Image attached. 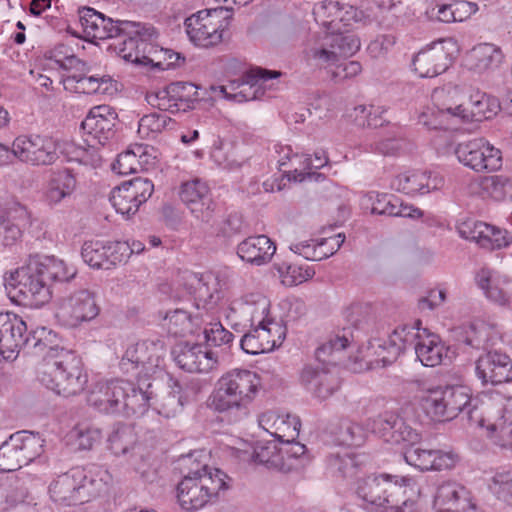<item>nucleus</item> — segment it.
Wrapping results in <instances>:
<instances>
[{
    "mask_svg": "<svg viewBox=\"0 0 512 512\" xmlns=\"http://www.w3.org/2000/svg\"><path fill=\"white\" fill-rule=\"evenodd\" d=\"M172 100H175L178 107L176 110L183 112L193 108L195 102L199 100L198 87L189 82H174L167 85Z\"/></svg>",
    "mask_w": 512,
    "mask_h": 512,
    "instance_id": "nucleus-53",
    "label": "nucleus"
},
{
    "mask_svg": "<svg viewBox=\"0 0 512 512\" xmlns=\"http://www.w3.org/2000/svg\"><path fill=\"white\" fill-rule=\"evenodd\" d=\"M164 353V342L161 340L138 342L126 349L119 366L123 373L148 376L161 365Z\"/></svg>",
    "mask_w": 512,
    "mask_h": 512,
    "instance_id": "nucleus-13",
    "label": "nucleus"
},
{
    "mask_svg": "<svg viewBox=\"0 0 512 512\" xmlns=\"http://www.w3.org/2000/svg\"><path fill=\"white\" fill-rule=\"evenodd\" d=\"M100 313L97 295L89 289H79L59 299L55 317L67 328H78L93 321Z\"/></svg>",
    "mask_w": 512,
    "mask_h": 512,
    "instance_id": "nucleus-11",
    "label": "nucleus"
},
{
    "mask_svg": "<svg viewBox=\"0 0 512 512\" xmlns=\"http://www.w3.org/2000/svg\"><path fill=\"white\" fill-rule=\"evenodd\" d=\"M394 185L407 195H424L438 190L443 185V179L430 171L411 170L399 174Z\"/></svg>",
    "mask_w": 512,
    "mask_h": 512,
    "instance_id": "nucleus-32",
    "label": "nucleus"
},
{
    "mask_svg": "<svg viewBox=\"0 0 512 512\" xmlns=\"http://www.w3.org/2000/svg\"><path fill=\"white\" fill-rule=\"evenodd\" d=\"M470 59L472 68L479 73H483L498 68L503 61V53L495 45L485 43L472 50Z\"/></svg>",
    "mask_w": 512,
    "mask_h": 512,
    "instance_id": "nucleus-44",
    "label": "nucleus"
},
{
    "mask_svg": "<svg viewBox=\"0 0 512 512\" xmlns=\"http://www.w3.org/2000/svg\"><path fill=\"white\" fill-rule=\"evenodd\" d=\"M126 248L124 245H116L115 242L90 240L84 242L81 256L90 267L109 270L123 262Z\"/></svg>",
    "mask_w": 512,
    "mask_h": 512,
    "instance_id": "nucleus-24",
    "label": "nucleus"
},
{
    "mask_svg": "<svg viewBox=\"0 0 512 512\" xmlns=\"http://www.w3.org/2000/svg\"><path fill=\"white\" fill-rule=\"evenodd\" d=\"M458 93L457 87L435 89L432 97L437 110L422 112L419 123L430 130H446L459 123L482 121L496 114L499 105L495 98L485 92L473 91L462 103L454 100Z\"/></svg>",
    "mask_w": 512,
    "mask_h": 512,
    "instance_id": "nucleus-2",
    "label": "nucleus"
},
{
    "mask_svg": "<svg viewBox=\"0 0 512 512\" xmlns=\"http://www.w3.org/2000/svg\"><path fill=\"white\" fill-rule=\"evenodd\" d=\"M18 223L0 215V243L4 246L14 245L22 237V229L30 224V215L24 208H20Z\"/></svg>",
    "mask_w": 512,
    "mask_h": 512,
    "instance_id": "nucleus-48",
    "label": "nucleus"
},
{
    "mask_svg": "<svg viewBox=\"0 0 512 512\" xmlns=\"http://www.w3.org/2000/svg\"><path fill=\"white\" fill-rule=\"evenodd\" d=\"M301 383L319 400L332 396L340 387L337 375L325 369L306 366L301 372Z\"/></svg>",
    "mask_w": 512,
    "mask_h": 512,
    "instance_id": "nucleus-33",
    "label": "nucleus"
},
{
    "mask_svg": "<svg viewBox=\"0 0 512 512\" xmlns=\"http://www.w3.org/2000/svg\"><path fill=\"white\" fill-rule=\"evenodd\" d=\"M410 444L404 452L405 461L421 471L450 469L455 465V455L442 450L423 449Z\"/></svg>",
    "mask_w": 512,
    "mask_h": 512,
    "instance_id": "nucleus-29",
    "label": "nucleus"
},
{
    "mask_svg": "<svg viewBox=\"0 0 512 512\" xmlns=\"http://www.w3.org/2000/svg\"><path fill=\"white\" fill-rule=\"evenodd\" d=\"M211 157L218 166L224 169H234L240 166L235 157L234 148L228 142L219 141L218 144H215L211 151Z\"/></svg>",
    "mask_w": 512,
    "mask_h": 512,
    "instance_id": "nucleus-61",
    "label": "nucleus"
},
{
    "mask_svg": "<svg viewBox=\"0 0 512 512\" xmlns=\"http://www.w3.org/2000/svg\"><path fill=\"white\" fill-rule=\"evenodd\" d=\"M487 437L502 449L512 450V398L507 399L498 416L485 418Z\"/></svg>",
    "mask_w": 512,
    "mask_h": 512,
    "instance_id": "nucleus-34",
    "label": "nucleus"
},
{
    "mask_svg": "<svg viewBox=\"0 0 512 512\" xmlns=\"http://www.w3.org/2000/svg\"><path fill=\"white\" fill-rule=\"evenodd\" d=\"M367 426L385 442L391 444H417L421 435L399 413L386 411L368 419Z\"/></svg>",
    "mask_w": 512,
    "mask_h": 512,
    "instance_id": "nucleus-16",
    "label": "nucleus"
},
{
    "mask_svg": "<svg viewBox=\"0 0 512 512\" xmlns=\"http://www.w3.org/2000/svg\"><path fill=\"white\" fill-rule=\"evenodd\" d=\"M433 508L435 512H477L470 492L456 481H444L437 487Z\"/></svg>",
    "mask_w": 512,
    "mask_h": 512,
    "instance_id": "nucleus-23",
    "label": "nucleus"
},
{
    "mask_svg": "<svg viewBox=\"0 0 512 512\" xmlns=\"http://www.w3.org/2000/svg\"><path fill=\"white\" fill-rule=\"evenodd\" d=\"M326 34L330 40L329 45H332L338 59L354 55L361 47L360 39L356 34L343 31L341 28L326 31Z\"/></svg>",
    "mask_w": 512,
    "mask_h": 512,
    "instance_id": "nucleus-49",
    "label": "nucleus"
},
{
    "mask_svg": "<svg viewBox=\"0 0 512 512\" xmlns=\"http://www.w3.org/2000/svg\"><path fill=\"white\" fill-rule=\"evenodd\" d=\"M125 389H130V382L126 380L98 382L89 392L87 403L100 413L121 416Z\"/></svg>",
    "mask_w": 512,
    "mask_h": 512,
    "instance_id": "nucleus-20",
    "label": "nucleus"
},
{
    "mask_svg": "<svg viewBox=\"0 0 512 512\" xmlns=\"http://www.w3.org/2000/svg\"><path fill=\"white\" fill-rule=\"evenodd\" d=\"M172 353L177 365L190 373H208L218 365L215 354L201 344L179 343Z\"/></svg>",
    "mask_w": 512,
    "mask_h": 512,
    "instance_id": "nucleus-22",
    "label": "nucleus"
},
{
    "mask_svg": "<svg viewBox=\"0 0 512 512\" xmlns=\"http://www.w3.org/2000/svg\"><path fill=\"white\" fill-rule=\"evenodd\" d=\"M477 403L476 399H472L468 387L447 385L430 390L424 406L427 413L436 421H450L460 413H466L472 424L483 428V408L480 410Z\"/></svg>",
    "mask_w": 512,
    "mask_h": 512,
    "instance_id": "nucleus-6",
    "label": "nucleus"
},
{
    "mask_svg": "<svg viewBox=\"0 0 512 512\" xmlns=\"http://www.w3.org/2000/svg\"><path fill=\"white\" fill-rule=\"evenodd\" d=\"M286 441V447L281 448V453H283V462L296 465L293 471L303 468L308 461V457L306 456V446L300 442L294 441V439L291 441L287 439Z\"/></svg>",
    "mask_w": 512,
    "mask_h": 512,
    "instance_id": "nucleus-63",
    "label": "nucleus"
},
{
    "mask_svg": "<svg viewBox=\"0 0 512 512\" xmlns=\"http://www.w3.org/2000/svg\"><path fill=\"white\" fill-rule=\"evenodd\" d=\"M260 386L257 373L248 369H232L216 381L207 405L218 413L236 411L247 415L248 406L256 398Z\"/></svg>",
    "mask_w": 512,
    "mask_h": 512,
    "instance_id": "nucleus-4",
    "label": "nucleus"
},
{
    "mask_svg": "<svg viewBox=\"0 0 512 512\" xmlns=\"http://www.w3.org/2000/svg\"><path fill=\"white\" fill-rule=\"evenodd\" d=\"M282 282L287 286H294L311 279L315 270L310 266L282 263L278 266Z\"/></svg>",
    "mask_w": 512,
    "mask_h": 512,
    "instance_id": "nucleus-58",
    "label": "nucleus"
},
{
    "mask_svg": "<svg viewBox=\"0 0 512 512\" xmlns=\"http://www.w3.org/2000/svg\"><path fill=\"white\" fill-rule=\"evenodd\" d=\"M243 304L250 313L251 326L261 324L264 320L270 318V301L259 292L247 293L242 297Z\"/></svg>",
    "mask_w": 512,
    "mask_h": 512,
    "instance_id": "nucleus-54",
    "label": "nucleus"
},
{
    "mask_svg": "<svg viewBox=\"0 0 512 512\" xmlns=\"http://www.w3.org/2000/svg\"><path fill=\"white\" fill-rule=\"evenodd\" d=\"M153 191L151 180L138 177L115 187L109 200L118 213L130 217L151 197Z\"/></svg>",
    "mask_w": 512,
    "mask_h": 512,
    "instance_id": "nucleus-17",
    "label": "nucleus"
},
{
    "mask_svg": "<svg viewBox=\"0 0 512 512\" xmlns=\"http://www.w3.org/2000/svg\"><path fill=\"white\" fill-rule=\"evenodd\" d=\"M16 158L31 166H50L59 159L57 139L40 134L20 135L14 139Z\"/></svg>",
    "mask_w": 512,
    "mask_h": 512,
    "instance_id": "nucleus-14",
    "label": "nucleus"
},
{
    "mask_svg": "<svg viewBox=\"0 0 512 512\" xmlns=\"http://www.w3.org/2000/svg\"><path fill=\"white\" fill-rule=\"evenodd\" d=\"M489 488L498 499L512 504V470L496 473Z\"/></svg>",
    "mask_w": 512,
    "mask_h": 512,
    "instance_id": "nucleus-62",
    "label": "nucleus"
},
{
    "mask_svg": "<svg viewBox=\"0 0 512 512\" xmlns=\"http://www.w3.org/2000/svg\"><path fill=\"white\" fill-rule=\"evenodd\" d=\"M475 370L483 384L498 385L512 381V359L499 351H488L480 356Z\"/></svg>",
    "mask_w": 512,
    "mask_h": 512,
    "instance_id": "nucleus-26",
    "label": "nucleus"
},
{
    "mask_svg": "<svg viewBox=\"0 0 512 512\" xmlns=\"http://www.w3.org/2000/svg\"><path fill=\"white\" fill-rule=\"evenodd\" d=\"M76 178L69 169L51 171L45 187V201L55 206L70 197L76 188Z\"/></svg>",
    "mask_w": 512,
    "mask_h": 512,
    "instance_id": "nucleus-36",
    "label": "nucleus"
},
{
    "mask_svg": "<svg viewBox=\"0 0 512 512\" xmlns=\"http://www.w3.org/2000/svg\"><path fill=\"white\" fill-rule=\"evenodd\" d=\"M341 13L338 1L324 0L313 7L315 21L326 28L328 32L341 28L338 25V16Z\"/></svg>",
    "mask_w": 512,
    "mask_h": 512,
    "instance_id": "nucleus-52",
    "label": "nucleus"
},
{
    "mask_svg": "<svg viewBox=\"0 0 512 512\" xmlns=\"http://www.w3.org/2000/svg\"><path fill=\"white\" fill-rule=\"evenodd\" d=\"M203 333L206 342L211 346L228 345L232 342L234 335L226 330L220 322L207 324Z\"/></svg>",
    "mask_w": 512,
    "mask_h": 512,
    "instance_id": "nucleus-64",
    "label": "nucleus"
},
{
    "mask_svg": "<svg viewBox=\"0 0 512 512\" xmlns=\"http://www.w3.org/2000/svg\"><path fill=\"white\" fill-rule=\"evenodd\" d=\"M109 449L116 456H128V459L138 472L144 473L148 465V457L143 448L137 444V434L133 426L117 424L108 438Z\"/></svg>",
    "mask_w": 512,
    "mask_h": 512,
    "instance_id": "nucleus-19",
    "label": "nucleus"
},
{
    "mask_svg": "<svg viewBox=\"0 0 512 512\" xmlns=\"http://www.w3.org/2000/svg\"><path fill=\"white\" fill-rule=\"evenodd\" d=\"M118 116L116 111L108 105L93 107L81 124V128L87 135L85 143L87 147L75 149L76 160L83 164L98 166L101 163L96 144L104 145L115 134V125Z\"/></svg>",
    "mask_w": 512,
    "mask_h": 512,
    "instance_id": "nucleus-8",
    "label": "nucleus"
},
{
    "mask_svg": "<svg viewBox=\"0 0 512 512\" xmlns=\"http://www.w3.org/2000/svg\"><path fill=\"white\" fill-rule=\"evenodd\" d=\"M326 465L334 477L346 479L357 475L361 462L356 454L344 450L330 453L326 458Z\"/></svg>",
    "mask_w": 512,
    "mask_h": 512,
    "instance_id": "nucleus-39",
    "label": "nucleus"
},
{
    "mask_svg": "<svg viewBox=\"0 0 512 512\" xmlns=\"http://www.w3.org/2000/svg\"><path fill=\"white\" fill-rule=\"evenodd\" d=\"M182 203L193 216L203 222H209L215 210V203L208 184L198 178L183 182L179 189Z\"/></svg>",
    "mask_w": 512,
    "mask_h": 512,
    "instance_id": "nucleus-21",
    "label": "nucleus"
},
{
    "mask_svg": "<svg viewBox=\"0 0 512 512\" xmlns=\"http://www.w3.org/2000/svg\"><path fill=\"white\" fill-rule=\"evenodd\" d=\"M24 465L38 458L44 451V440L39 434L30 431H18L11 435Z\"/></svg>",
    "mask_w": 512,
    "mask_h": 512,
    "instance_id": "nucleus-42",
    "label": "nucleus"
},
{
    "mask_svg": "<svg viewBox=\"0 0 512 512\" xmlns=\"http://www.w3.org/2000/svg\"><path fill=\"white\" fill-rule=\"evenodd\" d=\"M124 399L122 400L121 416H142L151 406L152 393L148 390H142L130 382V389H125Z\"/></svg>",
    "mask_w": 512,
    "mask_h": 512,
    "instance_id": "nucleus-41",
    "label": "nucleus"
},
{
    "mask_svg": "<svg viewBox=\"0 0 512 512\" xmlns=\"http://www.w3.org/2000/svg\"><path fill=\"white\" fill-rule=\"evenodd\" d=\"M459 235L475 241L481 248L496 250L507 247L512 242V237L506 230L484 222H465L458 228Z\"/></svg>",
    "mask_w": 512,
    "mask_h": 512,
    "instance_id": "nucleus-25",
    "label": "nucleus"
},
{
    "mask_svg": "<svg viewBox=\"0 0 512 512\" xmlns=\"http://www.w3.org/2000/svg\"><path fill=\"white\" fill-rule=\"evenodd\" d=\"M253 459L257 463L266 465L268 468L277 469L284 473L293 471L296 466L292 463L283 462L281 448L278 449L277 445L273 442L257 445L254 448Z\"/></svg>",
    "mask_w": 512,
    "mask_h": 512,
    "instance_id": "nucleus-46",
    "label": "nucleus"
},
{
    "mask_svg": "<svg viewBox=\"0 0 512 512\" xmlns=\"http://www.w3.org/2000/svg\"><path fill=\"white\" fill-rule=\"evenodd\" d=\"M458 161L475 172H494L502 166L501 151L483 138L461 142L454 148Z\"/></svg>",
    "mask_w": 512,
    "mask_h": 512,
    "instance_id": "nucleus-15",
    "label": "nucleus"
},
{
    "mask_svg": "<svg viewBox=\"0 0 512 512\" xmlns=\"http://www.w3.org/2000/svg\"><path fill=\"white\" fill-rule=\"evenodd\" d=\"M189 470L184 475L176 488V497L183 510L195 512L213 499L219 497L221 491L228 489L225 481L227 475L220 469L214 468V472L206 473L202 477H195L197 470Z\"/></svg>",
    "mask_w": 512,
    "mask_h": 512,
    "instance_id": "nucleus-7",
    "label": "nucleus"
},
{
    "mask_svg": "<svg viewBox=\"0 0 512 512\" xmlns=\"http://www.w3.org/2000/svg\"><path fill=\"white\" fill-rule=\"evenodd\" d=\"M184 403L185 398L182 395L181 386L175 383L172 391L163 396L154 409L159 415L172 418L183 410Z\"/></svg>",
    "mask_w": 512,
    "mask_h": 512,
    "instance_id": "nucleus-57",
    "label": "nucleus"
},
{
    "mask_svg": "<svg viewBox=\"0 0 512 512\" xmlns=\"http://www.w3.org/2000/svg\"><path fill=\"white\" fill-rule=\"evenodd\" d=\"M31 260L35 262L37 268L50 284L52 282H68L77 273L73 266H68L63 260L54 256L35 255L31 257Z\"/></svg>",
    "mask_w": 512,
    "mask_h": 512,
    "instance_id": "nucleus-37",
    "label": "nucleus"
},
{
    "mask_svg": "<svg viewBox=\"0 0 512 512\" xmlns=\"http://www.w3.org/2000/svg\"><path fill=\"white\" fill-rule=\"evenodd\" d=\"M330 434L339 445L361 446L366 440L364 428L347 418L340 419L332 424Z\"/></svg>",
    "mask_w": 512,
    "mask_h": 512,
    "instance_id": "nucleus-40",
    "label": "nucleus"
},
{
    "mask_svg": "<svg viewBox=\"0 0 512 512\" xmlns=\"http://www.w3.org/2000/svg\"><path fill=\"white\" fill-rule=\"evenodd\" d=\"M79 21L84 33L94 39L121 37L124 20H114L91 7L79 9Z\"/></svg>",
    "mask_w": 512,
    "mask_h": 512,
    "instance_id": "nucleus-28",
    "label": "nucleus"
},
{
    "mask_svg": "<svg viewBox=\"0 0 512 512\" xmlns=\"http://www.w3.org/2000/svg\"><path fill=\"white\" fill-rule=\"evenodd\" d=\"M414 483L411 477L390 474L370 475L358 482L356 493L370 512H382L389 503L401 500Z\"/></svg>",
    "mask_w": 512,
    "mask_h": 512,
    "instance_id": "nucleus-9",
    "label": "nucleus"
},
{
    "mask_svg": "<svg viewBox=\"0 0 512 512\" xmlns=\"http://www.w3.org/2000/svg\"><path fill=\"white\" fill-rule=\"evenodd\" d=\"M412 144L404 135L398 131L397 133L387 136L371 145L374 152L385 156H396L407 150H410Z\"/></svg>",
    "mask_w": 512,
    "mask_h": 512,
    "instance_id": "nucleus-56",
    "label": "nucleus"
},
{
    "mask_svg": "<svg viewBox=\"0 0 512 512\" xmlns=\"http://www.w3.org/2000/svg\"><path fill=\"white\" fill-rule=\"evenodd\" d=\"M30 353L42 358L38 370L39 381L58 395L70 397L81 393L87 383L81 357L71 349L60 346L57 335L41 328L30 336Z\"/></svg>",
    "mask_w": 512,
    "mask_h": 512,
    "instance_id": "nucleus-1",
    "label": "nucleus"
},
{
    "mask_svg": "<svg viewBox=\"0 0 512 512\" xmlns=\"http://www.w3.org/2000/svg\"><path fill=\"white\" fill-rule=\"evenodd\" d=\"M281 72L275 70H268L264 68L252 69L245 79H234L229 81L228 84L219 86L220 92L226 99L235 100L237 102L248 101L254 98L247 92L253 86L264 84L268 80L278 78Z\"/></svg>",
    "mask_w": 512,
    "mask_h": 512,
    "instance_id": "nucleus-30",
    "label": "nucleus"
},
{
    "mask_svg": "<svg viewBox=\"0 0 512 512\" xmlns=\"http://www.w3.org/2000/svg\"><path fill=\"white\" fill-rule=\"evenodd\" d=\"M275 252V244L266 235L250 236L237 246L238 256L256 266L268 263Z\"/></svg>",
    "mask_w": 512,
    "mask_h": 512,
    "instance_id": "nucleus-35",
    "label": "nucleus"
},
{
    "mask_svg": "<svg viewBox=\"0 0 512 512\" xmlns=\"http://www.w3.org/2000/svg\"><path fill=\"white\" fill-rule=\"evenodd\" d=\"M231 18V10L225 7L198 11L185 20L187 34L197 46L216 45L222 41Z\"/></svg>",
    "mask_w": 512,
    "mask_h": 512,
    "instance_id": "nucleus-10",
    "label": "nucleus"
},
{
    "mask_svg": "<svg viewBox=\"0 0 512 512\" xmlns=\"http://www.w3.org/2000/svg\"><path fill=\"white\" fill-rule=\"evenodd\" d=\"M121 35H130L145 50H150L152 46H155L160 37L159 31L153 24L129 20H124Z\"/></svg>",
    "mask_w": 512,
    "mask_h": 512,
    "instance_id": "nucleus-45",
    "label": "nucleus"
},
{
    "mask_svg": "<svg viewBox=\"0 0 512 512\" xmlns=\"http://www.w3.org/2000/svg\"><path fill=\"white\" fill-rule=\"evenodd\" d=\"M418 320L413 326H398L389 335L387 341L379 344L380 349L375 366L386 367L391 365L409 347H413L417 359L426 367H435L442 363L447 356V348L440 337L428 329L420 328Z\"/></svg>",
    "mask_w": 512,
    "mask_h": 512,
    "instance_id": "nucleus-3",
    "label": "nucleus"
},
{
    "mask_svg": "<svg viewBox=\"0 0 512 512\" xmlns=\"http://www.w3.org/2000/svg\"><path fill=\"white\" fill-rule=\"evenodd\" d=\"M30 343V333L22 317L12 312H0V356L4 360H14Z\"/></svg>",
    "mask_w": 512,
    "mask_h": 512,
    "instance_id": "nucleus-18",
    "label": "nucleus"
},
{
    "mask_svg": "<svg viewBox=\"0 0 512 512\" xmlns=\"http://www.w3.org/2000/svg\"><path fill=\"white\" fill-rule=\"evenodd\" d=\"M24 465L19 451L11 436L0 446V471L11 472L22 468Z\"/></svg>",
    "mask_w": 512,
    "mask_h": 512,
    "instance_id": "nucleus-59",
    "label": "nucleus"
},
{
    "mask_svg": "<svg viewBox=\"0 0 512 512\" xmlns=\"http://www.w3.org/2000/svg\"><path fill=\"white\" fill-rule=\"evenodd\" d=\"M500 339L496 326L482 320L463 325L457 332V341L472 349L480 350L494 346Z\"/></svg>",
    "mask_w": 512,
    "mask_h": 512,
    "instance_id": "nucleus-31",
    "label": "nucleus"
},
{
    "mask_svg": "<svg viewBox=\"0 0 512 512\" xmlns=\"http://www.w3.org/2000/svg\"><path fill=\"white\" fill-rule=\"evenodd\" d=\"M330 40L326 34L319 37V39L307 49L306 56L309 61L313 62L314 65L319 67H331L338 62L336 52L329 45Z\"/></svg>",
    "mask_w": 512,
    "mask_h": 512,
    "instance_id": "nucleus-50",
    "label": "nucleus"
},
{
    "mask_svg": "<svg viewBox=\"0 0 512 512\" xmlns=\"http://www.w3.org/2000/svg\"><path fill=\"white\" fill-rule=\"evenodd\" d=\"M453 58L441 43H435L419 51L412 60V66L422 78H432L444 73L452 64Z\"/></svg>",
    "mask_w": 512,
    "mask_h": 512,
    "instance_id": "nucleus-27",
    "label": "nucleus"
},
{
    "mask_svg": "<svg viewBox=\"0 0 512 512\" xmlns=\"http://www.w3.org/2000/svg\"><path fill=\"white\" fill-rule=\"evenodd\" d=\"M14 280L10 293L18 302L39 307L50 300L52 295L50 283L46 281L31 258L26 267L16 271Z\"/></svg>",
    "mask_w": 512,
    "mask_h": 512,
    "instance_id": "nucleus-12",
    "label": "nucleus"
},
{
    "mask_svg": "<svg viewBox=\"0 0 512 512\" xmlns=\"http://www.w3.org/2000/svg\"><path fill=\"white\" fill-rule=\"evenodd\" d=\"M123 36L126 38L117 48L119 56L127 62L145 65L148 50L140 47L137 40H134L130 35Z\"/></svg>",
    "mask_w": 512,
    "mask_h": 512,
    "instance_id": "nucleus-60",
    "label": "nucleus"
},
{
    "mask_svg": "<svg viewBox=\"0 0 512 512\" xmlns=\"http://www.w3.org/2000/svg\"><path fill=\"white\" fill-rule=\"evenodd\" d=\"M184 58L171 49L163 48L157 43L148 50L145 65H152L160 70H168L178 66V61Z\"/></svg>",
    "mask_w": 512,
    "mask_h": 512,
    "instance_id": "nucleus-55",
    "label": "nucleus"
},
{
    "mask_svg": "<svg viewBox=\"0 0 512 512\" xmlns=\"http://www.w3.org/2000/svg\"><path fill=\"white\" fill-rule=\"evenodd\" d=\"M108 480V471L102 468L93 472L73 467L51 482L50 497L63 506L83 504L98 496L106 488Z\"/></svg>",
    "mask_w": 512,
    "mask_h": 512,
    "instance_id": "nucleus-5",
    "label": "nucleus"
},
{
    "mask_svg": "<svg viewBox=\"0 0 512 512\" xmlns=\"http://www.w3.org/2000/svg\"><path fill=\"white\" fill-rule=\"evenodd\" d=\"M175 122L165 113L153 112L139 120L138 133L143 138H155L166 129H172Z\"/></svg>",
    "mask_w": 512,
    "mask_h": 512,
    "instance_id": "nucleus-51",
    "label": "nucleus"
},
{
    "mask_svg": "<svg viewBox=\"0 0 512 512\" xmlns=\"http://www.w3.org/2000/svg\"><path fill=\"white\" fill-rule=\"evenodd\" d=\"M165 326L170 335L183 337L188 334H196L203 324L199 314L192 316L183 309H175L166 314Z\"/></svg>",
    "mask_w": 512,
    "mask_h": 512,
    "instance_id": "nucleus-38",
    "label": "nucleus"
},
{
    "mask_svg": "<svg viewBox=\"0 0 512 512\" xmlns=\"http://www.w3.org/2000/svg\"><path fill=\"white\" fill-rule=\"evenodd\" d=\"M65 81L75 83V90L84 94H106L115 90L114 82L109 76H86L80 73H72L66 76Z\"/></svg>",
    "mask_w": 512,
    "mask_h": 512,
    "instance_id": "nucleus-43",
    "label": "nucleus"
},
{
    "mask_svg": "<svg viewBox=\"0 0 512 512\" xmlns=\"http://www.w3.org/2000/svg\"><path fill=\"white\" fill-rule=\"evenodd\" d=\"M328 156L324 150L315 151L314 157L302 154L301 169L295 167L293 172L295 173L294 179L300 182L305 180L319 181L324 179L322 173L311 171L313 169L318 170L328 164Z\"/></svg>",
    "mask_w": 512,
    "mask_h": 512,
    "instance_id": "nucleus-47",
    "label": "nucleus"
}]
</instances>
